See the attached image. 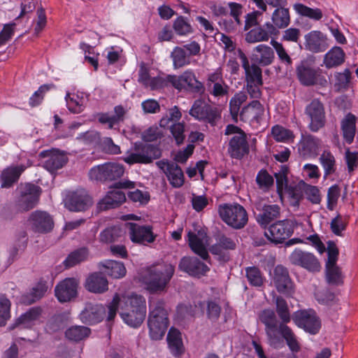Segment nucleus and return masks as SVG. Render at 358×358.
<instances>
[{
	"instance_id": "nucleus-29",
	"label": "nucleus",
	"mask_w": 358,
	"mask_h": 358,
	"mask_svg": "<svg viewBox=\"0 0 358 358\" xmlns=\"http://www.w3.org/2000/svg\"><path fill=\"white\" fill-rule=\"evenodd\" d=\"M228 152L232 158L241 159L249 152V145L243 131L233 136L229 143Z\"/></svg>"
},
{
	"instance_id": "nucleus-16",
	"label": "nucleus",
	"mask_w": 358,
	"mask_h": 358,
	"mask_svg": "<svg viewBox=\"0 0 358 358\" xmlns=\"http://www.w3.org/2000/svg\"><path fill=\"white\" fill-rule=\"evenodd\" d=\"M292 319L296 326L313 335L317 334L321 328V322L312 310L297 311L293 315Z\"/></svg>"
},
{
	"instance_id": "nucleus-18",
	"label": "nucleus",
	"mask_w": 358,
	"mask_h": 358,
	"mask_svg": "<svg viewBox=\"0 0 358 358\" xmlns=\"http://www.w3.org/2000/svg\"><path fill=\"white\" fill-rule=\"evenodd\" d=\"M294 232V225L291 220H284L271 224L265 231V235L271 242L282 243Z\"/></svg>"
},
{
	"instance_id": "nucleus-23",
	"label": "nucleus",
	"mask_w": 358,
	"mask_h": 358,
	"mask_svg": "<svg viewBox=\"0 0 358 358\" xmlns=\"http://www.w3.org/2000/svg\"><path fill=\"white\" fill-rule=\"evenodd\" d=\"M156 165L163 171L173 187L179 188L183 185L185 182L184 174L181 168L177 164L163 159L157 162Z\"/></svg>"
},
{
	"instance_id": "nucleus-26",
	"label": "nucleus",
	"mask_w": 358,
	"mask_h": 358,
	"mask_svg": "<svg viewBox=\"0 0 358 358\" xmlns=\"http://www.w3.org/2000/svg\"><path fill=\"white\" fill-rule=\"evenodd\" d=\"M180 270L189 275L200 278L209 271L208 266L195 257H184L179 263Z\"/></svg>"
},
{
	"instance_id": "nucleus-22",
	"label": "nucleus",
	"mask_w": 358,
	"mask_h": 358,
	"mask_svg": "<svg viewBox=\"0 0 358 358\" xmlns=\"http://www.w3.org/2000/svg\"><path fill=\"white\" fill-rule=\"evenodd\" d=\"M78 285L79 281L74 278H67L59 282L55 288L58 301L65 303L76 298Z\"/></svg>"
},
{
	"instance_id": "nucleus-48",
	"label": "nucleus",
	"mask_w": 358,
	"mask_h": 358,
	"mask_svg": "<svg viewBox=\"0 0 358 358\" xmlns=\"http://www.w3.org/2000/svg\"><path fill=\"white\" fill-rule=\"evenodd\" d=\"M272 21L278 28L287 27L290 22L288 9L285 6L277 7L273 13Z\"/></svg>"
},
{
	"instance_id": "nucleus-34",
	"label": "nucleus",
	"mask_w": 358,
	"mask_h": 358,
	"mask_svg": "<svg viewBox=\"0 0 358 358\" xmlns=\"http://www.w3.org/2000/svg\"><path fill=\"white\" fill-rule=\"evenodd\" d=\"M216 243L209 248L213 255H221L223 250H234L236 248V241L223 234H218L215 238Z\"/></svg>"
},
{
	"instance_id": "nucleus-38",
	"label": "nucleus",
	"mask_w": 358,
	"mask_h": 358,
	"mask_svg": "<svg viewBox=\"0 0 358 358\" xmlns=\"http://www.w3.org/2000/svg\"><path fill=\"white\" fill-rule=\"evenodd\" d=\"M356 117L348 113L341 122V129L345 142L351 144L353 142L356 131Z\"/></svg>"
},
{
	"instance_id": "nucleus-32",
	"label": "nucleus",
	"mask_w": 358,
	"mask_h": 358,
	"mask_svg": "<svg viewBox=\"0 0 358 358\" xmlns=\"http://www.w3.org/2000/svg\"><path fill=\"white\" fill-rule=\"evenodd\" d=\"M27 169V166L24 165H19L15 166H9L5 169L1 174L0 178L1 181V187H10L15 182H16L20 175L24 170Z\"/></svg>"
},
{
	"instance_id": "nucleus-54",
	"label": "nucleus",
	"mask_w": 358,
	"mask_h": 358,
	"mask_svg": "<svg viewBox=\"0 0 358 358\" xmlns=\"http://www.w3.org/2000/svg\"><path fill=\"white\" fill-rule=\"evenodd\" d=\"M181 117V112L178 107L175 106L170 108L168 113L160 120L159 125L163 128L169 127V124H173V122H178Z\"/></svg>"
},
{
	"instance_id": "nucleus-6",
	"label": "nucleus",
	"mask_w": 358,
	"mask_h": 358,
	"mask_svg": "<svg viewBox=\"0 0 358 358\" xmlns=\"http://www.w3.org/2000/svg\"><path fill=\"white\" fill-rule=\"evenodd\" d=\"M169 326V319L164 302L158 301L150 311L148 327L150 336L152 340H160L164 336Z\"/></svg>"
},
{
	"instance_id": "nucleus-31",
	"label": "nucleus",
	"mask_w": 358,
	"mask_h": 358,
	"mask_svg": "<svg viewBox=\"0 0 358 358\" xmlns=\"http://www.w3.org/2000/svg\"><path fill=\"white\" fill-rule=\"evenodd\" d=\"M108 285L107 279L101 273H94L86 279L85 287L90 292L103 293L108 290Z\"/></svg>"
},
{
	"instance_id": "nucleus-39",
	"label": "nucleus",
	"mask_w": 358,
	"mask_h": 358,
	"mask_svg": "<svg viewBox=\"0 0 358 358\" xmlns=\"http://www.w3.org/2000/svg\"><path fill=\"white\" fill-rule=\"evenodd\" d=\"M91 334V329L85 326H72L65 331L66 338L75 343H78L87 338Z\"/></svg>"
},
{
	"instance_id": "nucleus-58",
	"label": "nucleus",
	"mask_w": 358,
	"mask_h": 358,
	"mask_svg": "<svg viewBox=\"0 0 358 358\" xmlns=\"http://www.w3.org/2000/svg\"><path fill=\"white\" fill-rule=\"evenodd\" d=\"M246 277L252 286L260 287L263 284V277L260 270L255 266L246 268Z\"/></svg>"
},
{
	"instance_id": "nucleus-64",
	"label": "nucleus",
	"mask_w": 358,
	"mask_h": 358,
	"mask_svg": "<svg viewBox=\"0 0 358 358\" xmlns=\"http://www.w3.org/2000/svg\"><path fill=\"white\" fill-rule=\"evenodd\" d=\"M172 75H168L166 78L157 76L151 78L145 87H149L151 90H157L167 87L171 84L170 77Z\"/></svg>"
},
{
	"instance_id": "nucleus-36",
	"label": "nucleus",
	"mask_w": 358,
	"mask_h": 358,
	"mask_svg": "<svg viewBox=\"0 0 358 358\" xmlns=\"http://www.w3.org/2000/svg\"><path fill=\"white\" fill-rule=\"evenodd\" d=\"M187 236L189 245L192 251L200 256L203 259L208 260L209 255L204 244L203 238L199 236L192 231H189Z\"/></svg>"
},
{
	"instance_id": "nucleus-19",
	"label": "nucleus",
	"mask_w": 358,
	"mask_h": 358,
	"mask_svg": "<svg viewBox=\"0 0 358 358\" xmlns=\"http://www.w3.org/2000/svg\"><path fill=\"white\" fill-rule=\"evenodd\" d=\"M31 230L36 234H48L54 228L52 217L47 212L35 210L32 212L28 219Z\"/></svg>"
},
{
	"instance_id": "nucleus-25",
	"label": "nucleus",
	"mask_w": 358,
	"mask_h": 358,
	"mask_svg": "<svg viewBox=\"0 0 358 358\" xmlns=\"http://www.w3.org/2000/svg\"><path fill=\"white\" fill-rule=\"evenodd\" d=\"M306 50L313 53L325 52L329 45L327 36L320 31H311L304 36Z\"/></svg>"
},
{
	"instance_id": "nucleus-28",
	"label": "nucleus",
	"mask_w": 358,
	"mask_h": 358,
	"mask_svg": "<svg viewBox=\"0 0 358 358\" xmlns=\"http://www.w3.org/2000/svg\"><path fill=\"white\" fill-rule=\"evenodd\" d=\"M238 56L241 60L242 67L245 70L247 83L263 84L262 71L256 64L250 65L248 57L241 49L237 50Z\"/></svg>"
},
{
	"instance_id": "nucleus-13",
	"label": "nucleus",
	"mask_w": 358,
	"mask_h": 358,
	"mask_svg": "<svg viewBox=\"0 0 358 358\" xmlns=\"http://www.w3.org/2000/svg\"><path fill=\"white\" fill-rule=\"evenodd\" d=\"M289 261L292 265L300 266L309 272H319L321 269L320 263L315 255L299 248L290 254Z\"/></svg>"
},
{
	"instance_id": "nucleus-9",
	"label": "nucleus",
	"mask_w": 358,
	"mask_h": 358,
	"mask_svg": "<svg viewBox=\"0 0 358 358\" xmlns=\"http://www.w3.org/2000/svg\"><path fill=\"white\" fill-rule=\"evenodd\" d=\"M135 184L130 180L118 181L114 184L115 189L109 191L99 202L98 207L101 210L115 208L126 201L125 194L120 189L134 188Z\"/></svg>"
},
{
	"instance_id": "nucleus-57",
	"label": "nucleus",
	"mask_w": 358,
	"mask_h": 358,
	"mask_svg": "<svg viewBox=\"0 0 358 358\" xmlns=\"http://www.w3.org/2000/svg\"><path fill=\"white\" fill-rule=\"evenodd\" d=\"M245 41L250 43L268 41L267 34L262 27L251 29L245 35Z\"/></svg>"
},
{
	"instance_id": "nucleus-63",
	"label": "nucleus",
	"mask_w": 358,
	"mask_h": 358,
	"mask_svg": "<svg viewBox=\"0 0 358 358\" xmlns=\"http://www.w3.org/2000/svg\"><path fill=\"white\" fill-rule=\"evenodd\" d=\"M170 129L171 134L173 135L176 143L180 145L185 140V124L182 122H174L169 124L168 127Z\"/></svg>"
},
{
	"instance_id": "nucleus-3",
	"label": "nucleus",
	"mask_w": 358,
	"mask_h": 358,
	"mask_svg": "<svg viewBox=\"0 0 358 358\" xmlns=\"http://www.w3.org/2000/svg\"><path fill=\"white\" fill-rule=\"evenodd\" d=\"M248 96L245 92L236 93L229 101V111L233 120H241L250 124L259 123L264 113V106L257 100H254L244 106L240 112L241 106L246 101Z\"/></svg>"
},
{
	"instance_id": "nucleus-41",
	"label": "nucleus",
	"mask_w": 358,
	"mask_h": 358,
	"mask_svg": "<svg viewBox=\"0 0 358 358\" xmlns=\"http://www.w3.org/2000/svg\"><path fill=\"white\" fill-rule=\"evenodd\" d=\"M102 266L106 268L105 273L114 278H122L127 272L124 264L120 262L106 260Z\"/></svg>"
},
{
	"instance_id": "nucleus-59",
	"label": "nucleus",
	"mask_w": 358,
	"mask_h": 358,
	"mask_svg": "<svg viewBox=\"0 0 358 358\" xmlns=\"http://www.w3.org/2000/svg\"><path fill=\"white\" fill-rule=\"evenodd\" d=\"M10 301L4 295H0V327L4 326L10 318Z\"/></svg>"
},
{
	"instance_id": "nucleus-10",
	"label": "nucleus",
	"mask_w": 358,
	"mask_h": 358,
	"mask_svg": "<svg viewBox=\"0 0 358 358\" xmlns=\"http://www.w3.org/2000/svg\"><path fill=\"white\" fill-rule=\"evenodd\" d=\"M189 115L199 121L209 123L214 126L221 118L220 110L217 108L206 103L203 99H198L194 101Z\"/></svg>"
},
{
	"instance_id": "nucleus-55",
	"label": "nucleus",
	"mask_w": 358,
	"mask_h": 358,
	"mask_svg": "<svg viewBox=\"0 0 358 358\" xmlns=\"http://www.w3.org/2000/svg\"><path fill=\"white\" fill-rule=\"evenodd\" d=\"M256 182L260 189L267 191L273 185L274 180L266 170L262 169L257 175Z\"/></svg>"
},
{
	"instance_id": "nucleus-21",
	"label": "nucleus",
	"mask_w": 358,
	"mask_h": 358,
	"mask_svg": "<svg viewBox=\"0 0 358 358\" xmlns=\"http://www.w3.org/2000/svg\"><path fill=\"white\" fill-rule=\"evenodd\" d=\"M126 226L128 228L129 238L133 243L145 245L153 243L156 238V235L152 231V227L150 225H140L129 222Z\"/></svg>"
},
{
	"instance_id": "nucleus-42",
	"label": "nucleus",
	"mask_w": 358,
	"mask_h": 358,
	"mask_svg": "<svg viewBox=\"0 0 358 358\" xmlns=\"http://www.w3.org/2000/svg\"><path fill=\"white\" fill-rule=\"evenodd\" d=\"M41 313V309L40 308H30L16 320L14 326L11 329L19 326H22L23 328L29 327L33 322L38 319Z\"/></svg>"
},
{
	"instance_id": "nucleus-45",
	"label": "nucleus",
	"mask_w": 358,
	"mask_h": 358,
	"mask_svg": "<svg viewBox=\"0 0 358 358\" xmlns=\"http://www.w3.org/2000/svg\"><path fill=\"white\" fill-rule=\"evenodd\" d=\"M276 313L280 320L278 324L287 325L291 321L292 316L287 301L282 296L275 298Z\"/></svg>"
},
{
	"instance_id": "nucleus-44",
	"label": "nucleus",
	"mask_w": 358,
	"mask_h": 358,
	"mask_svg": "<svg viewBox=\"0 0 358 358\" xmlns=\"http://www.w3.org/2000/svg\"><path fill=\"white\" fill-rule=\"evenodd\" d=\"M195 306L190 303L180 304L177 307L175 320L179 324H185L186 322L192 320L195 314Z\"/></svg>"
},
{
	"instance_id": "nucleus-12",
	"label": "nucleus",
	"mask_w": 358,
	"mask_h": 358,
	"mask_svg": "<svg viewBox=\"0 0 358 358\" xmlns=\"http://www.w3.org/2000/svg\"><path fill=\"white\" fill-rule=\"evenodd\" d=\"M305 114L310 120L308 128L313 132L324 127L326 115L324 104L318 99H313L305 108Z\"/></svg>"
},
{
	"instance_id": "nucleus-1",
	"label": "nucleus",
	"mask_w": 358,
	"mask_h": 358,
	"mask_svg": "<svg viewBox=\"0 0 358 358\" xmlns=\"http://www.w3.org/2000/svg\"><path fill=\"white\" fill-rule=\"evenodd\" d=\"M118 308L122 310L120 315L123 321L131 327H138L145 318L146 301L141 295L131 294L120 297L116 294L108 306V322L114 319Z\"/></svg>"
},
{
	"instance_id": "nucleus-50",
	"label": "nucleus",
	"mask_w": 358,
	"mask_h": 358,
	"mask_svg": "<svg viewBox=\"0 0 358 358\" xmlns=\"http://www.w3.org/2000/svg\"><path fill=\"white\" fill-rule=\"evenodd\" d=\"M324 171V177L331 175L336 171V160L334 156L329 151H324L319 158Z\"/></svg>"
},
{
	"instance_id": "nucleus-33",
	"label": "nucleus",
	"mask_w": 358,
	"mask_h": 358,
	"mask_svg": "<svg viewBox=\"0 0 358 358\" xmlns=\"http://www.w3.org/2000/svg\"><path fill=\"white\" fill-rule=\"evenodd\" d=\"M257 53L252 55V60L255 62L262 65H270L274 59V52L273 49L266 45H259L254 49Z\"/></svg>"
},
{
	"instance_id": "nucleus-24",
	"label": "nucleus",
	"mask_w": 358,
	"mask_h": 358,
	"mask_svg": "<svg viewBox=\"0 0 358 358\" xmlns=\"http://www.w3.org/2000/svg\"><path fill=\"white\" fill-rule=\"evenodd\" d=\"M43 166L50 172L57 171L67 162V157L58 150H43L40 152Z\"/></svg>"
},
{
	"instance_id": "nucleus-17",
	"label": "nucleus",
	"mask_w": 358,
	"mask_h": 358,
	"mask_svg": "<svg viewBox=\"0 0 358 358\" xmlns=\"http://www.w3.org/2000/svg\"><path fill=\"white\" fill-rule=\"evenodd\" d=\"M41 193L40 187L27 183L20 189V195L17 206L20 211H28L34 208L38 202Z\"/></svg>"
},
{
	"instance_id": "nucleus-30",
	"label": "nucleus",
	"mask_w": 358,
	"mask_h": 358,
	"mask_svg": "<svg viewBox=\"0 0 358 358\" xmlns=\"http://www.w3.org/2000/svg\"><path fill=\"white\" fill-rule=\"evenodd\" d=\"M127 110L122 106H116L114 108V115L108 113H101L97 115L98 120L101 124H107L109 129H113L115 125L119 124L124 120Z\"/></svg>"
},
{
	"instance_id": "nucleus-53",
	"label": "nucleus",
	"mask_w": 358,
	"mask_h": 358,
	"mask_svg": "<svg viewBox=\"0 0 358 358\" xmlns=\"http://www.w3.org/2000/svg\"><path fill=\"white\" fill-rule=\"evenodd\" d=\"M171 57L175 69L181 68L190 63L187 52L182 47H176L171 52Z\"/></svg>"
},
{
	"instance_id": "nucleus-43",
	"label": "nucleus",
	"mask_w": 358,
	"mask_h": 358,
	"mask_svg": "<svg viewBox=\"0 0 358 358\" xmlns=\"http://www.w3.org/2000/svg\"><path fill=\"white\" fill-rule=\"evenodd\" d=\"M88 255L87 248H80L71 252L63 262V264L66 268H71L87 260Z\"/></svg>"
},
{
	"instance_id": "nucleus-20",
	"label": "nucleus",
	"mask_w": 358,
	"mask_h": 358,
	"mask_svg": "<svg viewBox=\"0 0 358 358\" xmlns=\"http://www.w3.org/2000/svg\"><path fill=\"white\" fill-rule=\"evenodd\" d=\"M273 282L278 292L287 296H292L294 294V282L289 276L288 269L285 266L278 264L274 268Z\"/></svg>"
},
{
	"instance_id": "nucleus-56",
	"label": "nucleus",
	"mask_w": 358,
	"mask_h": 358,
	"mask_svg": "<svg viewBox=\"0 0 358 358\" xmlns=\"http://www.w3.org/2000/svg\"><path fill=\"white\" fill-rule=\"evenodd\" d=\"M289 169L287 166H281L278 172L275 173L274 176L276 179L277 190L279 194H281L283 189H285L288 186L287 174Z\"/></svg>"
},
{
	"instance_id": "nucleus-40",
	"label": "nucleus",
	"mask_w": 358,
	"mask_h": 358,
	"mask_svg": "<svg viewBox=\"0 0 358 358\" xmlns=\"http://www.w3.org/2000/svg\"><path fill=\"white\" fill-rule=\"evenodd\" d=\"M345 61V52L340 47H334L325 55L324 63L327 68H332L342 64Z\"/></svg>"
},
{
	"instance_id": "nucleus-7",
	"label": "nucleus",
	"mask_w": 358,
	"mask_h": 358,
	"mask_svg": "<svg viewBox=\"0 0 358 358\" xmlns=\"http://www.w3.org/2000/svg\"><path fill=\"white\" fill-rule=\"evenodd\" d=\"M218 211L221 219L234 229H242L248 222L247 212L240 204L224 203L219 206Z\"/></svg>"
},
{
	"instance_id": "nucleus-60",
	"label": "nucleus",
	"mask_w": 358,
	"mask_h": 358,
	"mask_svg": "<svg viewBox=\"0 0 358 358\" xmlns=\"http://www.w3.org/2000/svg\"><path fill=\"white\" fill-rule=\"evenodd\" d=\"M302 185L307 199L313 203H320L321 201V196L317 187L308 185L305 182H303Z\"/></svg>"
},
{
	"instance_id": "nucleus-49",
	"label": "nucleus",
	"mask_w": 358,
	"mask_h": 358,
	"mask_svg": "<svg viewBox=\"0 0 358 358\" xmlns=\"http://www.w3.org/2000/svg\"><path fill=\"white\" fill-rule=\"evenodd\" d=\"M48 290V286L45 282H39L33 287L31 292L22 297V302L26 304H31L41 299Z\"/></svg>"
},
{
	"instance_id": "nucleus-35",
	"label": "nucleus",
	"mask_w": 358,
	"mask_h": 358,
	"mask_svg": "<svg viewBox=\"0 0 358 358\" xmlns=\"http://www.w3.org/2000/svg\"><path fill=\"white\" fill-rule=\"evenodd\" d=\"M167 342L171 353L178 357L183 353L184 348L180 332L172 327L167 335Z\"/></svg>"
},
{
	"instance_id": "nucleus-46",
	"label": "nucleus",
	"mask_w": 358,
	"mask_h": 358,
	"mask_svg": "<svg viewBox=\"0 0 358 358\" xmlns=\"http://www.w3.org/2000/svg\"><path fill=\"white\" fill-rule=\"evenodd\" d=\"M319 141L317 138L309 136L301 143L299 151L304 157L315 156L317 154Z\"/></svg>"
},
{
	"instance_id": "nucleus-11",
	"label": "nucleus",
	"mask_w": 358,
	"mask_h": 358,
	"mask_svg": "<svg viewBox=\"0 0 358 358\" xmlns=\"http://www.w3.org/2000/svg\"><path fill=\"white\" fill-rule=\"evenodd\" d=\"M171 85L176 89L181 90L185 88L188 91L203 94L205 92V87L203 84L198 80L194 73L192 70H187L180 76H173L169 78Z\"/></svg>"
},
{
	"instance_id": "nucleus-47",
	"label": "nucleus",
	"mask_w": 358,
	"mask_h": 358,
	"mask_svg": "<svg viewBox=\"0 0 358 358\" xmlns=\"http://www.w3.org/2000/svg\"><path fill=\"white\" fill-rule=\"evenodd\" d=\"M326 280L330 285H339L343 282L341 268L336 264H325Z\"/></svg>"
},
{
	"instance_id": "nucleus-8",
	"label": "nucleus",
	"mask_w": 358,
	"mask_h": 358,
	"mask_svg": "<svg viewBox=\"0 0 358 358\" xmlns=\"http://www.w3.org/2000/svg\"><path fill=\"white\" fill-rule=\"evenodd\" d=\"M124 173L123 165L115 162H108L92 167L89 172V176L91 180L101 182H110L120 179Z\"/></svg>"
},
{
	"instance_id": "nucleus-5",
	"label": "nucleus",
	"mask_w": 358,
	"mask_h": 358,
	"mask_svg": "<svg viewBox=\"0 0 358 358\" xmlns=\"http://www.w3.org/2000/svg\"><path fill=\"white\" fill-rule=\"evenodd\" d=\"M160 149L152 144L136 142L126 152L123 161L131 165L134 164H149L161 157Z\"/></svg>"
},
{
	"instance_id": "nucleus-4",
	"label": "nucleus",
	"mask_w": 358,
	"mask_h": 358,
	"mask_svg": "<svg viewBox=\"0 0 358 358\" xmlns=\"http://www.w3.org/2000/svg\"><path fill=\"white\" fill-rule=\"evenodd\" d=\"M174 271L171 264H162L149 267L143 276L146 289L152 294L165 292Z\"/></svg>"
},
{
	"instance_id": "nucleus-52",
	"label": "nucleus",
	"mask_w": 358,
	"mask_h": 358,
	"mask_svg": "<svg viewBox=\"0 0 358 358\" xmlns=\"http://www.w3.org/2000/svg\"><path fill=\"white\" fill-rule=\"evenodd\" d=\"M294 9L298 14L314 20H320L323 16L320 8H311L302 3H296Z\"/></svg>"
},
{
	"instance_id": "nucleus-2",
	"label": "nucleus",
	"mask_w": 358,
	"mask_h": 358,
	"mask_svg": "<svg viewBox=\"0 0 358 358\" xmlns=\"http://www.w3.org/2000/svg\"><path fill=\"white\" fill-rule=\"evenodd\" d=\"M261 322L265 325V332L268 344L278 348L282 343L280 336L286 341L289 350L294 352L300 350V345L293 331L287 325L278 324L274 310L264 309L259 315Z\"/></svg>"
},
{
	"instance_id": "nucleus-51",
	"label": "nucleus",
	"mask_w": 358,
	"mask_h": 358,
	"mask_svg": "<svg viewBox=\"0 0 358 358\" xmlns=\"http://www.w3.org/2000/svg\"><path fill=\"white\" fill-rule=\"evenodd\" d=\"M173 29L179 36H187L193 33L194 30L187 18L184 16L178 17L173 23Z\"/></svg>"
},
{
	"instance_id": "nucleus-62",
	"label": "nucleus",
	"mask_w": 358,
	"mask_h": 358,
	"mask_svg": "<svg viewBox=\"0 0 358 358\" xmlns=\"http://www.w3.org/2000/svg\"><path fill=\"white\" fill-rule=\"evenodd\" d=\"M271 133L277 141H286L292 139L294 136L292 132L281 126L275 125L272 127Z\"/></svg>"
},
{
	"instance_id": "nucleus-27",
	"label": "nucleus",
	"mask_w": 358,
	"mask_h": 358,
	"mask_svg": "<svg viewBox=\"0 0 358 358\" xmlns=\"http://www.w3.org/2000/svg\"><path fill=\"white\" fill-rule=\"evenodd\" d=\"M106 314V308L101 304L87 303L80 314V320L87 324H94L100 322Z\"/></svg>"
},
{
	"instance_id": "nucleus-15",
	"label": "nucleus",
	"mask_w": 358,
	"mask_h": 358,
	"mask_svg": "<svg viewBox=\"0 0 358 358\" xmlns=\"http://www.w3.org/2000/svg\"><path fill=\"white\" fill-rule=\"evenodd\" d=\"M93 204L92 198L84 189L70 192L65 199V206L71 211L82 212L88 210Z\"/></svg>"
},
{
	"instance_id": "nucleus-61",
	"label": "nucleus",
	"mask_w": 358,
	"mask_h": 358,
	"mask_svg": "<svg viewBox=\"0 0 358 358\" xmlns=\"http://www.w3.org/2000/svg\"><path fill=\"white\" fill-rule=\"evenodd\" d=\"M55 85L52 84L41 85L38 90L29 99V105L31 107L38 106L43 99L44 94L48 92L50 89L54 88Z\"/></svg>"
},
{
	"instance_id": "nucleus-37",
	"label": "nucleus",
	"mask_w": 358,
	"mask_h": 358,
	"mask_svg": "<svg viewBox=\"0 0 358 358\" xmlns=\"http://www.w3.org/2000/svg\"><path fill=\"white\" fill-rule=\"evenodd\" d=\"M280 215V207L276 204L264 205L262 212L257 215V220L262 225L266 227L273 220Z\"/></svg>"
},
{
	"instance_id": "nucleus-14",
	"label": "nucleus",
	"mask_w": 358,
	"mask_h": 358,
	"mask_svg": "<svg viewBox=\"0 0 358 358\" xmlns=\"http://www.w3.org/2000/svg\"><path fill=\"white\" fill-rule=\"evenodd\" d=\"M296 73L300 83L304 86L323 85L327 83V80L321 75V70L312 66L306 61L301 62L297 66Z\"/></svg>"
}]
</instances>
